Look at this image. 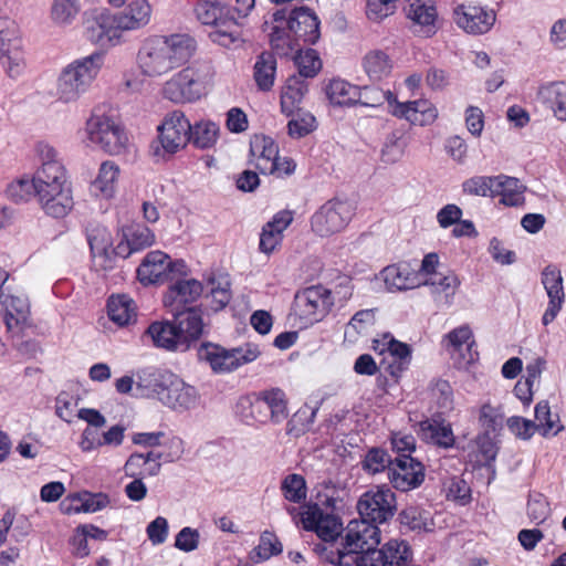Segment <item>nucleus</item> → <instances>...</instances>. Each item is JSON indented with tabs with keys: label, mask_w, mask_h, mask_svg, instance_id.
Returning a JSON list of instances; mask_svg holds the SVG:
<instances>
[{
	"label": "nucleus",
	"mask_w": 566,
	"mask_h": 566,
	"mask_svg": "<svg viewBox=\"0 0 566 566\" xmlns=\"http://www.w3.org/2000/svg\"><path fill=\"white\" fill-rule=\"evenodd\" d=\"M379 544L378 525L360 518L348 523L342 547L317 544L315 551L327 563L338 566H387V563H401L407 556L405 542L391 539L378 547Z\"/></svg>",
	"instance_id": "nucleus-1"
},
{
	"label": "nucleus",
	"mask_w": 566,
	"mask_h": 566,
	"mask_svg": "<svg viewBox=\"0 0 566 566\" xmlns=\"http://www.w3.org/2000/svg\"><path fill=\"white\" fill-rule=\"evenodd\" d=\"M39 168L33 175L35 196L45 214L61 219L73 208V196L67 172L57 157V151L45 142L35 147Z\"/></svg>",
	"instance_id": "nucleus-2"
},
{
	"label": "nucleus",
	"mask_w": 566,
	"mask_h": 566,
	"mask_svg": "<svg viewBox=\"0 0 566 566\" xmlns=\"http://www.w3.org/2000/svg\"><path fill=\"white\" fill-rule=\"evenodd\" d=\"M195 50L196 42L188 34L151 35L142 42L136 63L143 75L160 77L185 64Z\"/></svg>",
	"instance_id": "nucleus-3"
},
{
	"label": "nucleus",
	"mask_w": 566,
	"mask_h": 566,
	"mask_svg": "<svg viewBox=\"0 0 566 566\" xmlns=\"http://www.w3.org/2000/svg\"><path fill=\"white\" fill-rule=\"evenodd\" d=\"M203 334L201 312L191 308L185 317H175V322H153L145 331V337L149 338L157 348L169 352H187Z\"/></svg>",
	"instance_id": "nucleus-4"
},
{
	"label": "nucleus",
	"mask_w": 566,
	"mask_h": 566,
	"mask_svg": "<svg viewBox=\"0 0 566 566\" xmlns=\"http://www.w3.org/2000/svg\"><path fill=\"white\" fill-rule=\"evenodd\" d=\"M385 102H387L389 113L392 116L405 119L412 125H430L438 118V109L429 99L399 102L391 91H384L375 86L359 88L356 104L366 107H379Z\"/></svg>",
	"instance_id": "nucleus-5"
},
{
	"label": "nucleus",
	"mask_w": 566,
	"mask_h": 566,
	"mask_svg": "<svg viewBox=\"0 0 566 566\" xmlns=\"http://www.w3.org/2000/svg\"><path fill=\"white\" fill-rule=\"evenodd\" d=\"M104 64V54L94 52L74 60L61 72L56 83V96L62 103H74L87 92Z\"/></svg>",
	"instance_id": "nucleus-6"
},
{
	"label": "nucleus",
	"mask_w": 566,
	"mask_h": 566,
	"mask_svg": "<svg viewBox=\"0 0 566 566\" xmlns=\"http://www.w3.org/2000/svg\"><path fill=\"white\" fill-rule=\"evenodd\" d=\"M344 302L352 296L349 281L336 286L335 292L322 286L313 285L296 293L293 303V312L304 326L321 322L335 304V296Z\"/></svg>",
	"instance_id": "nucleus-7"
},
{
	"label": "nucleus",
	"mask_w": 566,
	"mask_h": 566,
	"mask_svg": "<svg viewBox=\"0 0 566 566\" xmlns=\"http://www.w3.org/2000/svg\"><path fill=\"white\" fill-rule=\"evenodd\" d=\"M195 14L201 24L214 28L209 34L214 43L230 48L242 42L239 21L234 15H229V11L226 12L220 1L199 0Z\"/></svg>",
	"instance_id": "nucleus-8"
},
{
	"label": "nucleus",
	"mask_w": 566,
	"mask_h": 566,
	"mask_svg": "<svg viewBox=\"0 0 566 566\" xmlns=\"http://www.w3.org/2000/svg\"><path fill=\"white\" fill-rule=\"evenodd\" d=\"M261 355L255 344H244L233 348H226L214 343H202L197 350L200 361L209 365L214 374H229L243 365L254 361Z\"/></svg>",
	"instance_id": "nucleus-9"
},
{
	"label": "nucleus",
	"mask_w": 566,
	"mask_h": 566,
	"mask_svg": "<svg viewBox=\"0 0 566 566\" xmlns=\"http://www.w3.org/2000/svg\"><path fill=\"white\" fill-rule=\"evenodd\" d=\"M86 140L109 155L122 154L128 138L120 125L109 115L95 109L85 125Z\"/></svg>",
	"instance_id": "nucleus-10"
},
{
	"label": "nucleus",
	"mask_w": 566,
	"mask_h": 566,
	"mask_svg": "<svg viewBox=\"0 0 566 566\" xmlns=\"http://www.w3.org/2000/svg\"><path fill=\"white\" fill-rule=\"evenodd\" d=\"M191 124L180 111L167 114L158 126V145L153 146L154 155L165 158L182 149L190 140Z\"/></svg>",
	"instance_id": "nucleus-11"
},
{
	"label": "nucleus",
	"mask_w": 566,
	"mask_h": 566,
	"mask_svg": "<svg viewBox=\"0 0 566 566\" xmlns=\"http://www.w3.org/2000/svg\"><path fill=\"white\" fill-rule=\"evenodd\" d=\"M353 214L354 209L349 202L328 200L311 217L312 231L322 238L331 237L344 230Z\"/></svg>",
	"instance_id": "nucleus-12"
},
{
	"label": "nucleus",
	"mask_w": 566,
	"mask_h": 566,
	"mask_svg": "<svg viewBox=\"0 0 566 566\" xmlns=\"http://www.w3.org/2000/svg\"><path fill=\"white\" fill-rule=\"evenodd\" d=\"M184 261L172 262L170 256L163 251H150L146 254L137 269V276L144 284L158 283L167 280H175L185 273Z\"/></svg>",
	"instance_id": "nucleus-13"
},
{
	"label": "nucleus",
	"mask_w": 566,
	"mask_h": 566,
	"mask_svg": "<svg viewBox=\"0 0 566 566\" xmlns=\"http://www.w3.org/2000/svg\"><path fill=\"white\" fill-rule=\"evenodd\" d=\"M205 88V76L193 67H185L168 80L163 88L164 96L174 103L195 102Z\"/></svg>",
	"instance_id": "nucleus-14"
},
{
	"label": "nucleus",
	"mask_w": 566,
	"mask_h": 566,
	"mask_svg": "<svg viewBox=\"0 0 566 566\" xmlns=\"http://www.w3.org/2000/svg\"><path fill=\"white\" fill-rule=\"evenodd\" d=\"M357 511L361 520L376 525L387 522L396 511V497L387 488H376L365 492L358 503Z\"/></svg>",
	"instance_id": "nucleus-15"
},
{
	"label": "nucleus",
	"mask_w": 566,
	"mask_h": 566,
	"mask_svg": "<svg viewBox=\"0 0 566 566\" xmlns=\"http://www.w3.org/2000/svg\"><path fill=\"white\" fill-rule=\"evenodd\" d=\"M242 402H249L251 416L259 422H265L271 419L275 423L282 422L287 418V401L285 394L280 388L261 391L253 401L248 399Z\"/></svg>",
	"instance_id": "nucleus-16"
},
{
	"label": "nucleus",
	"mask_w": 566,
	"mask_h": 566,
	"mask_svg": "<svg viewBox=\"0 0 566 566\" xmlns=\"http://www.w3.org/2000/svg\"><path fill=\"white\" fill-rule=\"evenodd\" d=\"M176 282L171 284L164 295V305L171 313L174 317H185L187 312L192 307L187 308V305L195 302L205 291L203 285L195 279H175Z\"/></svg>",
	"instance_id": "nucleus-17"
},
{
	"label": "nucleus",
	"mask_w": 566,
	"mask_h": 566,
	"mask_svg": "<svg viewBox=\"0 0 566 566\" xmlns=\"http://www.w3.org/2000/svg\"><path fill=\"white\" fill-rule=\"evenodd\" d=\"M300 522L304 530L313 531L324 542H333L342 533V522L326 513L317 504H310L300 512Z\"/></svg>",
	"instance_id": "nucleus-18"
},
{
	"label": "nucleus",
	"mask_w": 566,
	"mask_h": 566,
	"mask_svg": "<svg viewBox=\"0 0 566 566\" xmlns=\"http://www.w3.org/2000/svg\"><path fill=\"white\" fill-rule=\"evenodd\" d=\"M455 24L470 34L489 32L496 21L494 10L476 4H459L453 10Z\"/></svg>",
	"instance_id": "nucleus-19"
},
{
	"label": "nucleus",
	"mask_w": 566,
	"mask_h": 566,
	"mask_svg": "<svg viewBox=\"0 0 566 566\" xmlns=\"http://www.w3.org/2000/svg\"><path fill=\"white\" fill-rule=\"evenodd\" d=\"M388 478L395 489L406 492L423 482L424 469L421 462L408 454H401L389 467Z\"/></svg>",
	"instance_id": "nucleus-20"
},
{
	"label": "nucleus",
	"mask_w": 566,
	"mask_h": 566,
	"mask_svg": "<svg viewBox=\"0 0 566 566\" xmlns=\"http://www.w3.org/2000/svg\"><path fill=\"white\" fill-rule=\"evenodd\" d=\"M29 315L30 305L25 296L0 293V317L10 334L19 335L27 326Z\"/></svg>",
	"instance_id": "nucleus-21"
},
{
	"label": "nucleus",
	"mask_w": 566,
	"mask_h": 566,
	"mask_svg": "<svg viewBox=\"0 0 566 566\" xmlns=\"http://www.w3.org/2000/svg\"><path fill=\"white\" fill-rule=\"evenodd\" d=\"M473 346L472 331L467 325L454 328L446 336V348L460 369L468 368L478 359V352Z\"/></svg>",
	"instance_id": "nucleus-22"
},
{
	"label": "nucleus",
	"mask_w": 566,
	"mask_h": 566,
	"mask_svg": "<svg viewBox=\"0 0 566 566\" xmlns=\"http://www.w3.org/2000/svg\"><path fill=\"white\" fill-rule=\"evenodd\" d=\"M252 164L261 174L272 175L279 167V147L273 138L265 135H254L250 142Z\"/></svg>",
	"instance_id": "nucleus-23"
},
{
	"label": "nucleus",
	"mask_w": 566,
	"mask_h": 566,
	"mask_svg": "<svg viewBox=\"0 0 566 566\" xmlns=\"http://www.w3.org/2000/svg\"><path fill=\"white\" fill-rule=\"evenodd\" d=\"M286 23L302 45L314 44L319 39L318 18L307 8L294 9Z\"/></svg>",
	"instance_id": "nucleus-24"
},
{
	"label": "nucleus",
	"mask_w": 566,
	"mask_h": 566,
	"mask_svg": "<svg viewBox=\"0 0 566 566\" xmlns=\"http://www.w3.org/2000/svg\"><path fill=\"white\" fill-rule=\"evenodd\" d=\"M87 241L94 266L105 271L113 269V240L111 232L102 226L92 227L87 230Z\"/></svg>",
	"instance_id": "nucleus-25"
},
{
	"label": "nucleus",
	"mask_w": 566,
	"mask_h": 566,
	"mask_svg": "<svg viewBox=\"0 0 566 566\" xmlns=\"http://www.w3.org/2000/svg\"><path fill=\"white\" fill-rule=\"evenodd\" d=\"M198 399L197 389L174 375L169 385L165 388L164 396L160 397V402L174 410L182 411L193 408Z\"/></svg>",
	"instance_id": "nucleus-26"
},
{
	"label": "nucleus",
	"mask_w": 566,
	"mask_h": 566,
	"mask_svg": "<svg viewBox=\"0 0 566 566\" xmlns=\"http://www.w3.org/2000/svg\"><path fill=\"white\" fill-rule=\"evenodd\" d=\"M174 375L170 370L157 367L143 368L136 375V388L140 395L157 398L160 401Z\"/></svg>",
	"instance_id": "nucleus-27"
},
{
	"label": "nucleus",
	"mask_w": 566,
	"mask_h": 566,
	"mask_svg": "<svg viewBox=\"0 0 566 566\" xmlns=\"http://www.w3.org/2000/svg\"><path fill=\"white\" fill-rule=\"evenodd\" d=\"M381 276L388 291H405L422 285L420 273L406 263H397L386 266Z\"/></svg>",
	"instance_id": "nucleus-28"
},
{
	"label": "nucleus",
	"mask_w": 566,
	"mask_h": 566,
	"mask_svg": "<svg viewBox=\"0 0 566 566\" xmlns=\"http://www.w3.org/2000/svg\"><path fill=\"white\" fill-rule=\"evenodd\" d=\"M418 434L423 441L444 449L453 447L455 442L451 424L440 417L419 422Z\"/></svg>",
	"instance_id": "nucleus-29"
},
{
	"label": "nucleus",
	"mask_w": 566,
	"mask_h": 566,
	"mask_svg": "<svg viewBox=\"0 0 566 566\" xmlns=\"http://www.w3.org/2000/svg\"><path fill=\"white\" fill-rule=\"evenodd\" d=\"M124 29L118 27L117 15L99 14L88 30V38L101 46L115 45L119 42Z\"/></svg>",
	"instance_id": "nucleus-30"
},
{
	"label": "nucleus",
	"mask_w": 566,
	"mask_h": 566,
	"mask_svg": "<svg viewBox=\"0 0 566 566\" xmlns=\"http://www.w3.org/2000/svg\"><path fill=\"white\" fill-rule=\"evenodd\" d=\"M109 502L107 494L82 492L69 496L61 507L66 514L95 513L108 506Z\"/></svg>",
	"instance_id": "nucleus-31"
},
{
	"label": "nucleus",
	"mask_w": 566,
	"mask_h": 566,
	"mask_svg": "<svg viewBox=\"0 0 566 566\" xmlns=\"http://www.w3.org/2000/svg\"><path fill=\"white\" fill-rule=\"evenodd\" d=\"M537 97L558 120L566 122V82L557 81L542 85Z\"/></svg>",
	"instance_id": "nucleus-32"
},
{
	"label": "nucleus",
	"mask_w": 566,
	"mask_h": 566,
	"mask_svg": "<svg viewBox=\"0 0 566 566\" xmlns=\"http://www.w3.org/2000/svg\"><path fill=\"white\" fill-rule=\"evenodd\" d=\"M119 175L120 168L115 161H103L91 182V191L97 197L112 198L116 191Z\"/></svg>",
	"instance_id": "nucleus-33"
},
{
	"label": "nucleus",
	"mask_w": 566,
	"mask_h": 566,
	"mask_svg": "<svg viewBox=\"0 0 566 566\" xmlns=\"http://www.w3.org/2000/svg\"><path fill=\"white\" fill-rule=\"evenodd\" d=\"M407 17L421 28L424 34L436 31L437 9L434 0H410Z\"/></svg>",
	"instance_id": "nucleus-34"
},
{
	"label": "nucleus",
	"mask_w": 566,
	"mask_h": 566,
	"mask_svg": "<svg viewBox=\"0 0 566 566\" xmlns=\"http://www.w3.org/2000/svg\"><path fill=\"white\" fill-rule=\"evenodd\" d=\"M117 15L118 27L125 31L140 29L147 25L151 17L150 4L146 0L133 1Z\"/></svg>",
	"instance_id": "nucleus-35"
},
{
	"label": "nucleus",
	"mask_w": 566,
	"mask_h": 566,
	"mask_svg": "<svg viewBox=\"0 0 566 566\" xmlns=\"http://www.w3.org/2000/svg\"><path fill=\"white\" fill-rule=\"evenodd\" d=\"M308 85L304 78L293 75L287 78L286 84L281 94V109L287 116H292L298 109Z\"/></svg>",
	"instance_id": "nucleus-36"
},
{
	"label": "nucleus",
	"mask_w": 566,
	"mask_h": 566,
	"mask_svg": "<svg viewBox=\"0 0 566 566\" xmlns=\"http://www.w3.org/2000/svg\"><path fill=\"white\" fill-rule=\"evenodd\" d=\"M422 285L431 286L432 294L446 305H451L453 296L455 295L460 280L453 272L447 274H434L427 280H422Z\"/></svg>",
	"instance_id": "nucleus-37"
},
{
	"label": "nucleus",
	"mask_w": 566,
	"mask_h": 566,
	"mask_svg": "<svg viewBox=\"0 0 566 566\" xmlns=\"http://www.w3.org/2000/svg\"><path fill=\"white\" fill-rule=\"evenodd\" d=\"M107 313L112 322L118 326H126L136 321V305L125 294L112 295L107 302Z\"/></svg>",
	"instance_id": "nucleus-38"
},
{
	"label": "nucleus",
	"mask_w": 566,
	"mask_h": 566,
	"mask_svg": "<svg viewBox=\"0 0 566 566\" xmlns=\"http://www.w3.org/2000/svg\"><path fill=\"white\" fill-rule=\"evenodd\" d=\"M253 77L259 90L269 92L273 85L276 74V59L270 52L261 53L254 63Z\"/></svg>",
	"instance_id": "nucleus-39"
},
{
	"label": "nucleus",
	"mask_w": 566,
	"mask_h": 566,
	"mask_svg": "<svg viewBox=\"0 0 566 566\" xmlns=\"http://www.w3.org/2000/svg\"><path fill=\"white\" fill-rule=\"evenodd\" d=\"M363 67L371 81H381L390 75L392 61L384 51L373 50L364 56Z\"/></svg>",
	"instance_id": "nucleus-40"
},
{
	"label": "nucleus",
	"mask_w": 566,
	"mask_h": 566,
	"mask_svg": "<svg viewBox=\"0 0 566 566\" xmlns=\"http://www.w3.org/2000/svg\"><path fill=\"white\" fill-rule=\"evenodd\" d=\"M326 95L333 105L350 106L357 102L359 87L345 80L334 78L326 86Z\"/></svg>",
	"instance_id": "nucleus-41"
},
{
	"label": "nucleus",
	"mask_w": 566,
	"mask_h": 566,
	"mask_svg": "<svg viewBox=\"0 0 566 566\" xmlns=\"http://www.w3.org/2000/svg\"><path fill=\"white\" fill-rule=\"evenodd\" d=\"M205 298L213 312L223 310L231 300L230 283L227 279L211 277L203 286Z\"/></svg>",
	"instance_id": "nucleus-42"
},
{
	"label": "nucleus",
	"mask_w": 566,
	"mask_h": 566,
	"mask_svg": "<svg viewBox=\"0 0 566 566\" xmlns=\"http://www.w3.org/2000/svg\"><path fill=\"white\" fill-rule=\"evenodd\" d=\"M281 21L273 28L271 33V45L273 50L280 55L289 56L293 53L298 52L302 49V44L295 39L292 31L289 30V25Z\"/></svg>",
	"instance_id": "nucleus-43"
},
{
	"label": "nucleus",
	"mask_w": 566,
	"mask_h": 566,
	"mask_svg": "<svg viewBox=\"0 0 566 566\" xmlns=\"http://www.w3.org/2000/svg\"><path fill=\"white\" fill-rule=\"evenodd\" d=\"M535 430L539 431L544 437L556 436L563 426L559 424L557 413H552L548 402L539 401L535 406Z\"/></svg>",
	"instance_id": "nucleus-44"
},
{
	"label": "nucleus",
	"mask_w": 566,
	"mask_h": 566,
	"mask_svg": "<svg viewBox=\"0 0 566 566\" xmlns=\"http://www.w3.org/2000/svg\"><path fill=\"white\" fill-rule=\"evenodd\" d=\"M499 187L493 189V197H501L505 206L514 207L523 201L522 185L518 179L507 176H495Z\"/></svg>",
	"instance_id": "nucleus-45"
},
{
	"label": "nucleus",
	"mask_w": 566,
	"mask_h": 566,
	"mask_svg": "<svg viewBox=\"0 0 566 566\" xmlns=\"http://www.w3.org/2000/svg\"><path fill=\"white\" fill-rule=\"evenodd\" d=\"M81 12L78 0H53L51 19L59 27L71 25Z\"/></svg>",
	"instance_id": "nucleus-46"
},
{
	"label": "nucleus",
	"mask_w": 566,
	"mask_h": 566,
	"mask_svg": "<svg viewBox=\"0 0 566 566\" xmlns=\"http://www.w3.org/2000/svg\"><path fill=\"white\" fill-rule=\"evenodd\" d=\"M219 137V126L210 120H201L191 126L190 140L201 149L212 147Z\"/></svg>",
	"instance_id": "nucleus-47"
},
{
	"label": "nucleus",
	"mask_w": 566,
	"mask_h": 566,
	"mask_svg": "<svg viewBox=\"0 0 566 566\" xmlns=\"http://www.w3.org/2000/svg\"><path fill=\"white\" fill-rule=\"evenodd\" d=\"M388 354L392 358V363L388 365L387 369L392 377L398 378L410 364L411 349L406 343L394 338Z\"/></svg>",
	"instance_id": "nucleus-48"
},
{
	"label": "nucleus",
	"mask_w": 566,
	"mask_h": 566,
	"mask_svg": "<svg viewBox=\"0 0 566 566\" xmlns=\"http://www.w3.org/2000/svg\"><path fill=\"white\" fill-rule=\"evenodd\" d=\"M3 51L0 52V63L6 73L12 78L21 76L25 70L22 44L4 49Z\"/></svg>",
	"instance_id": "nucleus-49"
},
{
	"label": "nucleus",
	"mask_w": 566,
	"mask_h": 566,
	"mask_svg": "<svg viewBox=\"0 0 566 566\" xmlns=\"http://www.w3.org/2000/svg\"><path fill=\"white\" fill-rule=\"evenodd\" d=\"M281 492L286 501L301 503L306 499V481L301 474H289L281 483Z\"/></svg>",
	"instance_id": "nucleus-50"
},
{
	"label": "nucleus",
	"mask_w": 566,
	"mask_h": 566,
	"mask_svg": "<svg viewBox=\"0 0 566 566\" xmlns=\"http://www.w3.org/2000/svg\"><path fill=\"white\" fill-rule=\"evenodd\" d=\"M407 147L403 134L396 130L387 135L381 148V160L386 164H395L399 161Z\"/></svg>",
	"instance_id": "nucleus-51"
},
{
	"label": "nucleus",
	"mask_w": 566,
	"mask_h": 566,
	"mask_svg": "<svg viewBox=\"0 0 566 566\" xmlns=\"http://www.w3.org/2000/svg\"><path fill=\"white\" fill-rule=\"evenodd\" d=\"M282 549L279 538L271 532H264L260 537L259 545L251 553V559L254 563H261L281 554Z\"/></svg>",
	"instance_id": "nucleus-52"
},
{
	"label": "nucleus",
	"mask_w": 566,
	"mask_h": 566,
	"mask_svg": "<svg viewBox=\"0 0 566 566\" xmlns=\"http://www.w3.org/2000/svg\"><path fill=\"white\" fill-rule=\"evenodd\" d=\"M499 185L495 176H474L462 182V191L470 196L493 197V189Z\"/></svg>",
	"instance_id": "nucleus-53"
},
{
	"label": "nucleus",
	"mask_w": 566,
	"mask_h": 566,
	"mask_svg": "<svg viewBox=\"0 0 566 566\" xmlns=\"http://www.w3.org/2000/svg\"><path fill=\"white\" fill-rule=\"evenodd\" d=\"M294 63L297 66L300 77L307 78L314 77L322 67L321 59L317 52L313 49L296 52Z\"/></svg>",
	"instance_id": "nucleus-54"
},
{
	"label": "nucleus",
	"mask_w": 566,
	"mask_h": 566,
	"mask_svg": "<svg viewBox=\"0 0 566 566\" xmlns=\"http://www.w3.org/2000/svg\"><path fill=\"white\" fill-rule=\"evenodd\" d=\"M124 238L129 240V244H132L133 249L137 250V252L155 243L154 232L144 224H134L129 227L125 231Z\"/></svg>",
	"instance_id": "nucleus-55"
},
{
	"label": "nucleus",
	"mask_w": 566,
	"mask_h": 566,
	"mask_svg": "<svg viewBox=\"0 0 566 566\" xmlns=\"http://www.w3.org/2000/svg\"><path fill=\"white\" fill-rule=\"evenodd\" d=\"M549 298L547 308L542 317L543 325L551 324L562 310L565 301V293L563 285L545 286L544 287Z\"/></svg>",
	"instance_id": "nucleus-56"
},
{
	"label": "nucleus",
	"mask_w": 566,
	"mask_h": 566,
	"mask_svg": "<svg viewBox=\"0 0 566 566\" xmlns=\"http://www.w3.org/2000/svg\"><path fill=\"white\" fill-rule=\"evenodd\" d=\"M316 119L307 112L296 113L287 124L289 135L293 138H302L315 128Z\"/></svg>",
	"instance_id": "nucleus-57"
},
{
	"label": "nucleus",
	"mask_w": 566,
	"mask_h": 566,
	"mask_svg": "<svg viewBox=\"0 0 566 566\" xmlns=\"http://www.w3.org/2000/svg\"><path fill=\"white\" fill-rule=\"evenodd\" d=\"M7 195L15 202L28 201L33 195L35 196V184L33 177L20 178L12 181L7 188Z\"/></svg>",
	"instance_id": "nucleus-58"
},
{
	"label": "nucleus",
	"mask_w": 566,
	"mask_h": 566,
	"mask_svg": "<svg viewBox=\"0 0 566 566\" xmlns=\"http://www.w3.org/2000/svg\"><path fill=\"white\" fill-rule=\"evenodd\" d=\"M20 44L22 41L15 22L7 17H0V52Z\"/></svg>",
	"instance_id": "nucleus-59"
},
{
	"label": "nucleus",
	"mask_w": 566,
	"mask_h": 566,
	"mask_svg": "<svg viewBox=\"0 0 566 566\" xmlns=\"http://www.w3.org/2000/svg\"><path fill=\"white\" fill-rule=\"evenodd\" d=\"M399 0H367L366 14L370 21L380 22L391 15Z\"/></svg>",
	"instance_id": "nucleus-60"
},
{
	"label": "nucleus",
	"mask_w": 566,
	"mask_h": 566,
	"mask_svg": "<svg viewBox=\"0 0 566 566\" xmlns=\"http://www.w3.org/2000/svg\"><path fill=\"white\" fill-rule=\"evenodd\" d=\"M392 462L394 460L390 459L386 451L381 449H371L365 457L364 469L376 474L384 471L386 468L389 469Z\"/></svg>",
	"instance_id": "nucleus-61"
},
{
	"label": "nucleus",
	"mask_w": 566,
	"mask_h": 566,
	"mask_svg": "<svg viewBox=\"0 0 566 566\" xmlns=\"http://www.w3.org/2000/svg\"><path fill=\"white\" fill-rule=\"evenodd\" d=\"M431 395L442 412L453 408V390L447 380H438L431 389Z\"/></svg>",
	"instance_id": "nucleus-62"
},
{
	"label": "nucleus",
	"mask_w": 566,
	"mask_h": 566,
	"mask_svg": "<svg viewBox=\"0 0 566 566\" xmlns=\"http://www.w3.org/2000/svg\"><path fill=\"white\" fill-rule=\"evenodd\" d=\"M199 531L189 526L181 528L175 537V547L185 553L196 551L199 546Z\"/></svg>",
	"instance_id": "nucleus-63"
},
{
	"label": "nucleus",
	"mask_w": 566,
	"mask_h": 566,
	"mask_svg": "<svg viewBox=\"0 0 566 566\" xmlns=\"http://www.w3.org/2000/svg\"><path fill=\"white\" fill-rule=\"evenodd\" d=\"M480 423L486 431H495L502 427L503 412L500 407L484 403L480 410Z\"/></svg>",
	"instance_id": "nucleus-64"
}]
</instances>
